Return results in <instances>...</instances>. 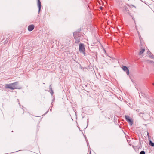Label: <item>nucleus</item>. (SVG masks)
I'll list each match as a JSON object with an SVG mask.
<instances>
[{"label":"nucleus","mask_w":154,"mask_h":154,"mask_svg":"<svg viewBox=\"0 0 154 154\" xmlns=\"http://www.w3.org/2000/svg\"><path fill=\"white\" fill-rule=\"evenodd\" d=\"M18 82L7 84L5 85V87L6 88H9L13 90L15 89H21V87L18 85Z\"/></svg>","instance_id":"nucleus-1"},{"label":"nucleus","mask_w":154,"mask_h":154,"mask_svg":"<svg viewBox=\"0 0 154 154\" xmlns=\"http://www.w3.org/2000/svg\"><path fill=\"white\" fill-rule=\"evenodd\" d=\"M145 50V45L143 44L140 43V50L138 54L139 55H141L144 52Z\"/></svg>","instance_id":"nucleus-2"},{"label":"nucleus","mask_w":154,"mask_h":154,"mask_svg":"<svg viewBox=\"0 0 154 154\" xmlns=\"http://www.w3.org/2000/svg\"><path fill=\"white\" fill-rule=\"evenodd\" d=\"M79 50L80 52L82 53L84 55H85V48L83 44L81 43L79 44Z\"/></svg>","instance_id":"nucleus-3"},{"label":"nucleus","mask_w":154,"mask_h":154,"mask_svg":"<svg viewBox=\"0 0 154 154\" xmlns=\"http://www.w3.org/2000/svg\"><path fill=\"white\" fill-rule=\"evenodd\" d=\"M125 117L127 121L130 123L131 125H132L133 123V122L131 120V119H130V117L126 115L125 116Z\"/></svg>","instance_id":"nucleus-4"},{"label":"nucleus","mask_w":154,"mask_h":154,"mask_svg":"<svg viewBox=\"0 0 154 154\" xmlns=\"http://www.w3.org/2000/svg\"><path fill=\"white\" fill-rule=\"evenodd\" d=\"M122 68L124 71L126 72L127 75H128L129 74V72L128 69L126 66H123Z\"/></svg>","instance_id":"nucleus-5"},{"label":"nucleus","mask_w":154,"mask_h":154,"mask_svg":"<svg viewBox=\"0 0 154 154\" xmlns=\"http://www.w3.org/2000/svg\"><path fill=\"white\" fill-rule=\"evenodd\" d=\"M74 37L75 38V43H79L80 42V38L79 36L77 37L76 35L75 34H74Z\"/></svg>","instance_id":"nucleus-6"},{"label":"nucleus","mask_w":154,"mask_h":154,"mask_svg":"<svg viewBox=\"0 0 154 154\" xmlns=\"http://www.w3.org/2000/svg\"><path fill=\"white\" fill-rule=\"evenodd\" d=\"M35 26L33 24L29 25L28 26V29L29 31H31L33 30Z\"/></svg>","instance_id":"nucleus-7"},{"label":"nucleus","mask_w":154,"mask_h":154,"mask_svg":"<svg viewBox=\"0 0 154 154\" xmlns=\"http://www.w3.org/2000/svg\"><path fill=\"white\" fill-rule=\"evenodd\" d=\"M38 6L39 9L38 11L39 12L40 11L41 7V2L40 0H38Z\"/></svg>","instance_id":"nucleus-8"},{"label":"nucleus","mask_w":154,"mask_h":154,"mask_svg":"<svg viewBox=\"0 0 154 154\" xmlns=\"http://www.w3.org/2000/svg\"><path fill=\"white\" fill-rule=\"evenodd\" d=\"M149 144L152 146H154V143L153 142H152L151 140L149 141Z\"/></svg>","instance_id":"nucleus-9"},{"label":"nucleus","mask_w":154,"mask_h":154,"mask_svg":"<svg viewBox=\"0 0 154 154\" xmlns=\"http://www.w3.org/2000/svg\"><path fill=\"white\" fill-rule=\"evenodd\" d=\"M140 154H145V152L144 151H141L140 152Z\"/></svg>","instance_id":"nucleus-10"},{"label":"nucleus","mask_w":154,"mask_h":154,"mask_svg":"<svg viewBox=\"0 0 154 154\" xmlns=\"http://www.w3.org/2000/svg\"><path fill=\"white\" fill-rule=\"evenodd\" d=\"M50 93L51 96H52L53 94V91L52 90H51L50 91Z\"/></svg>","instance_id":"nucleus-11"},{"label":"nucleus","mask_w":154,"mask_h":154,"mask_svg":"<svg viewBox=\"0 0 154 154\" xmlns=\"http://www.w3.org/2000/svg\"><path fill=\"white\" fill-rule=\"evenodd\" d=\"M54 97H53V100H52V102L51 103V105H52V103H53V102L54 101V100H55V98H54Z\"/></svg>","instance_id":"nucleus-12"},{"label":"nucleus","mask_w":154,"mask_h":154,"mask_svg":"<svg viewBox=\"0 0 154 154\" xmlns=\"http://www.w3.org/2000/svg\"><path fill=\"white\" fill-rule=\"evenodd\" d=\"M147 135L148 137L149 138V133L148 132H147Z\"/></svg>","instance_id":"nucleus-13"},{"label":"nucleus","mask_w":154,"mask_h":154,"mask_svg":"<svg viewBox=\"0 0 154 154\" xmlns=\"http://www.w3.org/2000/svg\"><path fill=\"white\" fill-rule=\"evenodd\" d=\"M48 110L47 111V112L45 113V114L47 113L48 112Z\"/></svg>","instance_id":"nucleus-14"},{"label":"nucleus","mask_w":154,"mask_h":154,"mask_svg":"<svg viewBox=\"0 0 154 154\" xmlns=\"http://www.w3.org/2000/svg\"><path fill=\"white\" fill-rule=\"evenodd\" d=\"M150 62H151V63H153V62L152 61H150Z\"/></svg>","instance_id":"nucleus-15"},{"label":"nucleus","mask_w":154,"mask_h":154,"mask_svg":"<svg viewBox=\"0 0 154 154\" xmlns=\"http://www.w3.org/2000/svg\"><path fill=\"white\" fill-rule=\"evenodd\" d=\"M152 85H154V82L153 83H152Z\"/></svg>","instance_id":"nucleus-16"},{"label":"nucleus","mask_w":154,"mask_h":154,"mask_svg":"<svg viewBox=\"0 0 154 154\" xmlns=\"http://www.w3.org/2000/svg\"><path fill=\"white\" fill-rule=\"evenodd\" d=\"M19 104L20 105V103H19Z\"/></svg>","instance_id":"nucleus-17"},{"label":"nucleus","mask_w":154,"mask_h":154,"mask_svg":"<svg viewBox=\"0 0 154 154\" xmlns=\"http://www.w3.org/2000/svg\"><path fill=\"white\" fill-rule=\"evenodd\" d=\"M119 97L120 98H121V97Z\"/></svg>","instance_id":"nucleus-18"},{"label":"nucleus","mask_w":154,"mask_h":154,"mask_svg":"<svg viewBox=\"0 0 154 154\" xmlns=\"http://www.w3.org/2000/svg\"><path fill=\"white\" fill-rule=\"evenodd\" d=\"M50 111H51V109H50Z\"/></svg>","instance_id":"nucleus-19"},{"label":"nucleus","mask_w":154,"mask_h":154,"mask_svg":"<svg viewBox=\"0 0 154 154\" xmlns=\"http://www.w3.org/2000/svg\"><path fill=\"white\" fill-rule=\"evenodd\" d=\"M117 97L118 98V97Z\"/></svg>","instance_id":"nucleus-20"}]
</instances>
